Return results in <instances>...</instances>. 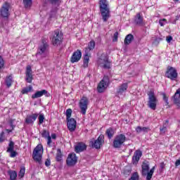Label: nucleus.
<instances>
[{"mask_svg":"<svg viewBox=\"0 0 180 180\" xmlns=\"http://www.w3.org/2000/svg\"><path fill=\"white\" fill-rule=\"evenodd\" d=\"M98 5L103 22H108V20L110 18L109 2H108V0H99Z\"/></svg>","mask_w":180,"mask_h":180,"instance_id":"nucleus-1","label":"nucleus"},{"mask_svg":"<svg viewBox=\"0 0 180 180\" xmlns=\"http://www.w3.org/2000/svg\"><path fill=\"white\" fill-rule=\"evenodd\" d=\"M94 49H95V41L91 40L89 42L87 47L85 48L82 65L84 68H88L89 65V58L91 57V51H92Z\"/></svg>","mask_w":180,"mask_h":180,"instance_id":"nucleus-2","label":"nucleus"},{"mask_svg":"<svg viewBox=\"0 0 180 180\" xmlns=\"http://www.w3.org/2000/svg\"><path fill=\"white\" fill-rule=\"evenodd\" d=\"M9 9H11V4L6 1L0 8V18H2V22L5 23V25L9 23V16L11 13H9Z\"/></svg>","mask_w":180,"mask_h":180,"instance_id":"nucleus-3","label":"nucleus"},{"mask_svg":"<svg viewBox=\"0 0 180 180\" xmlns=\"http://www.w3.org/2000/svg\"><path fill=\"white\" fill-rule=\"evenodd\" d=\"M97 64L103 70H110L112 62L109 60V56L105 53H102L97 59Z\"/></svg>","mask_w":180,"mask_h":180,"instance_id":"nucleus-4","label":"nucleus"},{"mask_svg":"<svg viewBox=\"0 0 180 180\" xmlns=\"http://www.w3.org/2000/svg\"><path fill=\"white\" fill-rule=\"evenodd\" d=\"M155 167H153L150 170V164L148 162H143L141 165V174L142 176H146V180H151L153 175H154Z\"/></svg>","mask_w":180,"mask_h":180,"instance_id":"nucleus-5","label":"nucleus"},{"mask_svg":"<svg viewBox=\"0 0 180 180\" xmlns=\"http://www.w3.org/2000/svg\"><path fill=\"white\" fill-rule=\"evenodd\" d=\"M148 95V103L147 106L152 110H155L157 109V105H158V98L155 96V93L153 90H150L147 92Z\"/></svg>","mask_w":180,"mask_h":180,"instance_id":"nucleus-6","label":"nucleus"},{"mask_svg":"<svg viewBox=\"0 0 180 180\" xmlns=\"http://www.w3.org/2000/svg\"><path fill=\"white\" fill-rule=\"evenodd\" d=\"M44 149L41 143L38 144L33 150L32 158L36 162L41 164V158H43V153Z\"/></svg>","mask_w":180,"mask_h":180,"instance_id":"nucleus-7","label":"nucleus"},{"mask_svg":"<svg viewBox=\"0 0 180 180\" xmlns=\"http://www.w3.org/2000/svg\"><path fill=\"white\" fill-rule=\"evenodd\" d=\"M63 40H64V34L61 31H60V30H56L53 32L51 38V43L53 46L58 47V46L62 44Z\"/></svg>","mask_w":180,"mask_h":180,"instance_id":"nucleus-8","label":"nucleus"},{"mask_svg":"<svg viewBox=\"0 0 180 180\" xmlns=\"http://www.w3.org/2000/svg\"><path fill=\"white\" fill-rule=\"evenodd\" d=\"M109 84H110L109 76L105 75L97 86V92H98V94H103V92L108 89Z\"/></svg>","mask_w":180,"mask_h":180,"instance_id":"nucleus-9","label":"nucleus"},{"mask_svg":"<svg viewBox=\"0 0 180 180\" xmlns=\"http://www.w3.org/2000/svg\"><path fill=\"white\" fill-rule=\"evenodd\" d=\"M124 143H126V135L119 134L114 138L112 147L114 148H122V146H124Z\"/></svg>","mask_w":180,"mask_h":180,"instance_id":"nucleus-10","label":"nucleus"},{"mask_svg":"<svg viewBox=\"0 0 180 180\" xmlns=\"http://www.w3.org/2000/svg\"><path fill=\"white\" fill-rule=\"evenodd\" d=\"M165 77L171 81H176L178 79V72L176 69L172 66H167L166 72H165Z\"/></svg>","mask_w":180,"mask_h":180,"instance_id":"nucleus-11","label":"nucleus"},{"mask_svg":"<svg viewBox=\"0 0 180 180\" xmlns=\"http://www.w3.org/2000/svg\"><path fill=\"white\" fill-rule=\"evenodd\" d=\"M103 143H105V136L102 134H101L97 139H93L90 141L92 148H96V150H99V148L103 146Z\"/></svg>","mask_w":180,"mask_h":180,"instance_id":"nucleus-12","label":"nucleus"},{"mask_svg":"<svg viewBox=\"0 0 180 180\" xmlns=\"http://www.w3.org/2000/svg\"><path fill=\"white\" fill-rule=\"evenodd\" d=\"M88 98L85 96L82 97L79 102V108H80L82 115H86V110H88Z\"/></svg>","mask_w":180,"mask_h":180,"instance_id":"nucleus-13","label":"nucleus"},{"mask_svg":"<svg viewBox=\"0 0 180 180\" xmlns=\"http://www.w3.org/2000/svg\"><path fill=\"white\" fill-rule=\"evenodd\" d=\"M41 44L38 47L37 55L41 56L46 53L47 48L49 47V44H47V39L41 38Z\"/></svg>","mask_w":180,"mask_h":180,"instance_id":"nucleus-14","label":"nucleus"},{"mask_svg":"<svg viewBox=\"0 0 180 180\" xmlns=\"http://www.w3.org/2000/svg\"><path fill=\"white\" fill-rule=\"evenodd\" d=\"M78 162V158L75 153H70L68 155L66 160L68 167H74Z\"/></svg>","mask_w":180,"mask_h":180,"instance_id":"nucleus-15","label":"nucleus"},{"mask_svg":"<svg viewBox=\"0 0 180 180\" xmlns=\"http://www.w3.org/2000/svg\"><path fill=\"white\" fill-rule=\"evenodd\" d=\"M25 81L28 84H32L33 81V71L32 70V66L27 65L25 70Z\"/></svg>","mask_w":180,"mask_h":180,"instance_id":"nucleus-16","label":"nucleus"},{"mask_svg":"<svg viewBox=\"0 0 180 180\" xmlns=\"http://www.w3.org/2000/svg\"><path fill=\"white\" fill-rule=\"evenodd\" d=\"M6 153H10L11 158H15L18 155V152L15 151V142L12 141L9 142Z\"/></svg>","mask_w":180,"mask_h":180,"instance_id":"nucleus-17","label":"nucleus"},{"mask_svg":"<svg viewBox=\"0 0 180 180\" xmlns=\"http://www.w3.org/2000/svg\"><path fill=\"white\" fill-rule=\"evenodd\" d=\"M81 57H82V52H81V50L77 49L72 53L70 58V62L73 64L74 63H78L81 60Z\"/></svg>","mask_w":180,"mask_h":180,"instance_id":"nucleus-18","label":"nucleus"},{"mask_svg":"<svg viewBox=\"0 0 180 180\" xmlns=\"http://www.w3.org/2000/svg\"><path fill=\"white\" fill-rule=\"evenodd\" d=\"M67 120V126L69 131L71 132L75 131V129H77V121L74 118H69Z\"/></svg>","mask_w":180,"mask_h":180,"instance_id":"nucleus-19","label":"nucleus"},{"mask_svg":"<svg viewBox=\"0 0 180 180\" xmlns=\"http://www.w3.org/2000/svg\"><path fill=\"white\" fill-rule=\"evenodd\" d=\"M39 117V114L34 113L32 115H27L25 118V123L26 124H33L34 122H36V120Z\"/></svg>","mask_w":180,"mask_h":180,"instance_id":"nucleus-20","label":"nucleus"},{"mask_svg":"<svg viewBox=\"0 0 180 180\" xmlns=\"http://www.w3.org/2000/svg\"><path fill=\"white\" fill-rule=\"evenodd\" d=\"M134 23L138 26H143L144 25V18L141 13H137L134 17Z\"/></svg>","mask_w":180,"mask_h":180,"instance_id":"nucleus-21","label":"nucleus"},{"mask_svg":"<svg viewBox=\"0 0 180 180\" xmlns=\"http://www.w3.org/2000/svg\"><path fill=\"white\" fill-rule=\"evenodd\" d=\"M86 150V144L79 142L75 146V151L77 154L79 153H82V151H85Z\"/></svg>","mask_w":180,"mask_h":180,"instance_id":"nucleus-22","label":"nucleus"},{"mask_svg":"<svg viewBox=\"0 0 180 180\" xmlns=\"http://www.w3.org/2000/svg\"><path fill=\"white\" fill-rule=\"evenodd\" d=\"M48 94H49V92L46 89H43L41 91H38L35 92V94L32 95V99L41 98V96H43L44 95H45V96H49Z\"/></svg>","mask_w":180,"mask_h":180,"instance_id":"nucleus-23","label":"nucleus"},{"mask_svg":"<svg viewBox=\"0 0 180 180\" xmlns=\"http://www.w3.org/2000/svg\"><path fill=\"white\" fill-rule=\"evenodd\" d=\"M143 152H141L140 150H136L134 153V156L132 157V161L134 164H137V162L140 161V158H141Z\"/></svg>","mask_w":180,"mask_h":180,"instance_id":"nucleus-24","label":"nucleus"},{"mask_svg":"<svg viewBox=\"0 0 180 180\" xmlns=\"http://www.w3.org/2000/svg\"><path fill=\"white\" fill-rule=\"evenodd\" d=\"M173 102L176 106H180V89H178L172 96Z\"/></svg>","mask_w":180,"mask_h":180,"instance_id":"nucleus-25","label":"nucleus"},{"mask_svg":"<svg viewBox=\"0 0 180 180\" xmlns=\"http://www.w3.org/2000/svg\"><path fill=\"white\" fill-rule=\"evenodd\" d=\"M128 88H129V84H127V83H123L117 89V94L118 95H123V94H124V92L127 91Z\"/></svg>","mask_w":180,"mask_h":180,"instance_id":"nucleus-26","label":"nucleus"},{"mask_svg":"<svg viewBox=\"0 0 180 180\" xmlns=\"http://www.w3.org/2000/svg\"><path fill=\"white\" fill-rule=\"evenodd\" d=\"M135 130L138 134H140L141 131H143V133H148L151 129L148 127H141L140 126H138L136 127Z\"/></svg>","mask_w":180,"mask_h":180,"instance_id":"nucleus-27","label":"nucleus"},{"mask_svg":"<svg viewBox=\"0 0 180 180\" xmlns=\"http://www.w3.org/2000/svg\"><path fill=\"white\" fill-rule=\"evenodd\" d=\"M134 40V36L131 34H129L125 37V39L124 40V43L125 46H129Z\"/></svg>","mask_w":180,"mask_h":180,"instance_id":"nucleus-28","label":"nucleus"},{"mask_svg":"<svg viewBox=\"0 0 180 180\" xmlns=\"http://www.w3.org/2000/svg\"><path fill=\"white\" fill-rule=\"evenodd\" d=\"M5 84L7 88H11L12 86V84H13V77H12V75L6 76Z\"/></svg>","mask_w":180,"mask_h":180,"instance_id":"nucleus-29","label":"nucleus"},{"mask_svg":"<svg viewBox=\"0 0 180 180\" xmlns=\"http://www.w3.org/2000/svg\"><path fill=\"white\" fill-rule=\"evenodd\" d=\"M131 167L130 166H126L123 170V175L127 178L128 176H130L131 174Z\"/></svg>","mask_w":180,"mask_h":180,"instance_id":"nucleus-30","label":"nucleus"},{"mask_svg":"<svg viewBox=\"0 0 180 180\" xmlns=\"http://www.w3.org/2000/svg\"><path fill=\"white\" fill-rule=\"evenodd\" d=\"M8 174L10 176V180H16V178H18V172L15 170H8Z\"/></svg>","mask_w":180,"mask_h":180,"instance_id":"nucleus-31","label":"nucleus"},{"mask_svg":"<svg viewBox=\"0 0 180 180\" xmlns=\"http://www.w3.org/2000/svg\"><path fill=\"white\" fill-rule=\"evenodd\" d=\"M22 4L25 9H30L32 5L33 4V0H22Z\"/></svg>","mask_w":180,"mask_h":180,"instance_id":"nucleus-32","label":"nucleus"},{"mask_svg":"<svg viewBox=\"0 0 180 180\" xmlns=\"http://www.w3.org/2000/svg\"><path fill=\"white\" fill-rule=\"evenodd\" d=\"M105 134L106 136H108L109 140H110V139H112L113 136H115V131L113 130V128H108L105 131Z\"/></svg>","mask_w":180,"mask_h":180,"instance_id":"nucleus-33","label":"nucleus"},{"mask_svg":"<svg viewBox=\"0 0 180 180\" xmlns=\"http://www.w3.org/2000/svg\"><path fill=\"white\" fill-rule=\"evenodd\" d=\"M32 91H33V86L29 85L28 86L25 87L24 89H22L21 94H22V95H26L29 94V92H32Z\"/></svg>","mask_w":180,"mask_h":180,"instance_id":"nucleus-34","label":"nucleus"},{"mask_svg":"<svg viewBox=\"0 0 180 180\" xmlns=\"http://www.w3.org/2000/svg\"><path fill=\"white\" fill-rule=\"evenodd\" d=\"M62 158H63V153H61V149H58L56 160L58 162H60Z\"/></svg>","mask_w":180,"mask_h":180,"instance_id":"nucleus-35","label":"nucleus"},{"mask_svg":"<svg viewBox=\"0 0 180 180\" xmlns=\"http://www.w3.org/2000/svg\"><path fill=\"white\" fill-rule=\"evenodd\" d=\"M162 96L164 102L165 103V106H168V108H169V102L168 101L169 97L165 93H162Z\"/></svg>","mask_w":180,"mask_h":180,"instance_id":"nucleus-36","label":"nucleus"},{"mask_svg":"<svg viewBox=\"0 0 180 180\" xmlns=\"http://www.w3.org/2000/svg\"><path fill=\"white\" fill-rule=\"evenodd\" d=\"M139 178L140 176L139 175V173L136 172L132 174L131 178L129 180H139Z\"/></svg>","mask_w":180,"mask_h":180,"instance_id":"nucleus-37","label":"nucleus"},{"mask_svg":"<svg viewBox=\"0 0 180 180\" xmlns=\"http://www.w3.org/2000/svg\"><path fill=\"white\" fill-rule=\"evenodd\" d=\"M2 68H5V60H4L2 56L0 55V71Z\"/></svg>","mask_w":180,"mask_h":180,"instance_id":"nucleus-38","label":"nucleus"},{"mask_svg":"<svg viewBox=\"0 0 180 180\" xmlns=\"http://www.w3.org/2000/svg\"><path fill=\"white\" fill-rule=\"evenodd\" d=\"M71 115H72V110L71 108L66 110V120L71 119Z\"/></svg>","mask_w":180,"mask_h":180,"instance_id":"nucleus-39","label":"nucleus"},{"mask_svg":"<svg viewBox=\"0 0 180 180\" xmlns=\"http://www.w3.org/2000/svg\"><path fill=\"white\" fill-rule=\"evenodd\" d=\"M49 136H50V132H49V131L46 129H44L41 133V137H43L44 139H47Z\"/></svg>","mask_w":180,"mask_h":180,"instance_id":"nucleus-40","label":"nucleus"},{"mask_svg":"<svg viewBox=\"0 0 180 180\" xmlns=\"http://www.w3.org/2000/svg\"><path fill=\"white\" fill-rule=\"evenodd\" d=\"M61 0H49V4L51 5H58L59 6L60 4H61Z\"/></svg>","mask_w":180,"mask_h":180,"instance_id":"nucleus-41","label":"nucleus"},{"mask_svg":"<svg viewBox=\"0 0 180 180\" xmlns=\"http://www.w3.org/2000/svg\"><path fill=\"white\" fill-rule=\"evenodd\" d=\"M25 171H26V169H25V167H22V168L20 169L18 176H19L20 178H23V176H25Z\"/></svg>","mask_w":180,"mask_h":180,"instance_id":"nucleus-42","label":"nucleus"},{"mask_svg":"<svg viewBox=\"0 0 180 180\" xmlns=\"http://www.w3.org/2000/svg\"><path fill=\"white\" fill-rule=\"evenodd\" d=\"M38 119L39 124H43V122H44V115L43 114H40Z\"/></svg>","mask_w":180,"mask_h":180,"instance_id":"nucleus-43","label":"nucleus"},{"mask_svg":"<svg viewBox=\"0 0 180 180\" xmlns=\"http://www.w3.org/2000/svg\"><path fill=\"white\" fill-rule=\"evenodd\" d=\"M160 134H165L167 133V126L163 125L162 127L160 128Z\"/></svg>","mask_w":180,"mask_h":180,"instance_id":"nucleus-44","label":"nucleus"},{"mask_svg":"<svg viewBox=\"0 0 180 180\" xmlns=\"http://www.w3.org/2000/svg\"><path fill=\"white\" fill-rule=\"evenodd\" d=\"M47 146L48 147H53V140H51V136H49L47 138Z\"/></svg>","mask_w":180,"mask_h":180,"instance_id":"nucleus-45","label":"nucleus"},{"mask_svg":"<svg viewBox=\"0 0 180 180\" xmlns=\"http://www.w3.org/2000/svg\"><path fill=\"white\" fill-rule=\"evenodd\" d=\"M117 39H119V32H115L113 35L112 41H117Z\"/></svg>","mask_w":180,"mask_h":180,"instance_id":"nucleus-46","label":"nucleus"},{"mask_svg":"<svg viewBox=\"0 0 180 180\" xmlns=\"http://www.w3.org/2000/svg\"><path fill=\"white\" fill-rule=\"evenodd\" d=\"M164 22H165V23H167V19L163 18V19L160 20L159 25H160L161 27L165 26V23H164Z\"/></svg>","mask_w":180,"mask_h":180,"instance_id":"nucleus-47","label":"nucleus"},{"mask_svg":"<svg viewBox=\"0 0 180 180\" xmlns=\"http://www.w3.org/2000/svg\"><path fill=\"white\" fill-rule=\"evenodd\" d=\"M5 135V132L2 131L0 134V143H4L5 141V139H4V136Z\"/></svg>","mask_w":180,"mask_h":180,"instance_id":"nucleus-48","label":"nucleus"},{"mask_svg":"<svg viewBox=\"0 0 180 180\" xmlns=\"http://www.w3.org/2000/svg\"><path fill=\"white\" fill-rule=\"evenodd\" d=\"M45 165H46V167H50V165H51V161L50 160V158H47L46 160Z\"/></svg>","mask_w":180,"mask_h":180,"instance_id":"nucleus-49","label":"nucleus"},{"mask_svg":"<svg viewBox=\"0 0 180 180\" xmlns=\"http://www.w3.org/2000/svg\"><path fill=\"white\" fill-rule=\"evenodd\" d=\"M166 40L167 41V43H171V41H172V36H168L166 37Z\"/></svg>","mask_w":180,"mask_h":180,"instance_id":"nucleus-50","label":"nucleus"},{"mask_svg":"<svg viewBox=\"0 0 180 180\" xmlns=\"http://www.w3.org/2000/svg\"><path fill=\"white\" fill-rule=\"evenodd\" d=\"M179 165H180V159L176 160L175 162V166L179 167Z\"/></svg>","mask_w":180,"mask_h":180,"instance_id":"nucleus-51","label":"nucleus"},{"mask_svg":"<svg viewBox=\"0 0 180 180\" xmlns=\"http://www.w3.org/2000/svg\"><path fill=\"white\" fill-rule=\"evenodd\" d=\"M51 139L56 140V139H57V135L56 134H52Z\"/></svg>","mask_w":180,"mask_h":180,"instance_id":"nucleus-52","label":"nucleus"},{"mask_svg":"<svg viewBox=\"0 0 180 180\" xmlns=\"http://www.w3.org/2000/svg\"><path fill=\"white\" fill-rule=\"evenodd\" d=\"M160 168L162 169H164V168H165V164H164V162L160 163Z\"/></svg>","mask_w":180,"mask_h":180,"instance_id":"nucleus-53","label":"nucleus"},{"mask_svg":"<svg viewBox=\"0 0 180 180\" xmlns=\"http://www.w3.org/2000/svg\"><path fill=\"white\" fill-rule=\"evenodd\" d=\"M169 123V120H167L164 122L163 126H167Z\"/></svg>","mask_w":180,"mask_h":180,"instance_id":"nucleus-54","label":"nucleus"},{"mask_svg":"<svg viewBox=\"0 0 180 180\" xmlns=\"http://www.w3.org/2000/svg\"><path fill=\"white\" fill-rule=\"evenodd\" d=\"M11 130L13 131L15 129V125H13L12 122L11 123Z\"/></svg>","mask_w":180,"mask_h":180,"instance_id":"nucleus-55","label":"nucleus"},{"mask_svg":"<svg viewBox=\"0 0 180 180\" xmlns=\"http://www.w3.org/2000/svg\"><path fill=\"white\" fill-rule=\"evenodd\" d=\"M6 131H7V133H12L13 129H6Z\"/></svg>","mask_w":180,"mask_h":180,"instance_id":"nucleus-56","label":"nucleus"},{"mask_svg":"<svg viewBox=\"0 0 180 180\" xmlns=\"http://www.w3.org/2000/svg\"><path fill=\"white\" fill-rule=\"evenodd\" d=\"M174 2H179V0H173Z\"/></svg>","mask_w":180,"mask_h":180,"instance_id":"nucleus-57","label":"nucleus"},{"mask_svg":"<svg viewBox=\"0 0 180 180\" xmlns=\"http://www.w3.org/2000/svg\"><path fill=\"white\" fill-rule=\"evenodd\" d=\"M4 26H5V25L3 24V25H2V27H4Z\"/></svg>","mask_w":180,"mask_h":180,"instance_id":"nucleus-58","label":"nucleus"}]
</instances>
